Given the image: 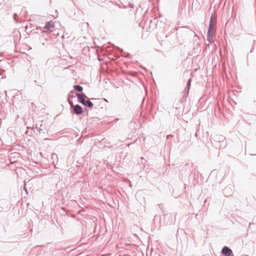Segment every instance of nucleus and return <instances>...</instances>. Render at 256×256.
<instances>
[{
	"mask_svg": "<svg viewBox=\"0 0 256 256\" xmlns=\"http://www.w3.org/2000/svg\"><path fill=\"white\" fill-rule=\"evenodd\" d=\"M216 17H211L207 36V39L210 42L211 41L212 36L214 34L215 25L216 24Z\"/></svg>",
	"mask_w": 256,
	"mask_h": 256,
	"instance_id": "f257e3e1",
	"label": "nucleus"
},
{
	"mask_svg": "<svg viewBox=\"0 0 256 256\" xmlns=\"http://www.w3.org/2000/svg\"><path fill=\"white\" fill-rule=\"evenodd\" d=\"M76 96L78 99V100L82 104L87 105L90 108H92L93 106V104L90 101L85 100L82 94H77Z\"/></svg>",
	"mask_w": 256,
	"mask_h": 256,
	"instance_id": "f03ea898",
	"label": "nucleus"
},
{
	"mask_svg": "<svg viewBox=\"0 0 256 256\" xmlns=\"http://www.w3.org/2000/svg\"><path fill=\"white\" fill-rule=\"evenodd\" d=\"M222 252L225 256H232V250L226 246H224L222 250Z\"/></svg>",
	"mask_w": 256,
	"mask_h": 256,
	"instance_id": "7ed1b4c3",
	"label": "nucleus"
},
{
	"mask_svg": "<svg viewBox=\"0 0 256 256\" xmlns=\"http://www.w3.org/2000/svg\"><path fill=\"white\" fill-rule=\"evenodd\" d=\"M74 110L75 113L77 114H82L83 112L82 108L78 104L74 106Z\"/></svg>",
	"mask_w": 256,
	"mask_h": 256,
	"instance_id": "20e7f679",
	"label": "nucleus"
},
{
	"mask_svg": "<svg viewBox=\"0 0 256 256\" xmlns=\"http://www.w3.org/2000/svg\"><path fill=\"white\" fill-rule=\"evenodd\" d=\"M54 28V23L52 21H50L46 24L44 28L48 30H50V32H52V28Z\"/></svg>",
	"mask_w": 256,
	"mask_h": 256,
	"instance_id": "39448f33",
	"label": "nucleus"
},
{
	"mask_svg": "<svg viewBox=\"0 0 256 256\" xmlns=\"http://www.w3.org/2000/svg\"><path fill=\"white\" fill-rule=\"evenodd\" d=\"M74 88L76 90H77L80 92H82L83 90L81 86L78 85L74 86Z\"/></svg>",
	"mask_w": 256,
	"mask_h": 256,
	"instance_id": "423d86ee",
	"label": "nucleus"
},
{
	"mask_svg": "<svg viewBox=\"0 0 256 256\" xmlns=\"http://www.w3.org/2000/svg\"><path fill=\"white\" fill-rule=\"evenodd\" d=\"M190 80H189L188 83L190 84Z\"/></svg>",
	"mask_w": 256,
	"mask_h": 256,
	"instance_id": "0eeeda50",
	"label": "nucleus"
}]
</instances>
